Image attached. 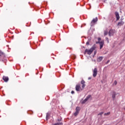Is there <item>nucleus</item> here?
<instances>
[{"label": "nucleus", "mask_w": 125, "mask_h": 125, "mask_svg": "<svg viewBox=\"0 0 125 125\" xmlns=\"http://www.w3.org/2000/svg\"><path fill=\"white\" fill-rule=\"evenodd\" d=\"M102 60H103V57H99L98 58V62H101V61H102Z\"/></svg>", "instance_id": "obj_13"}, {"label": "nucleus", "mask_w": 125, "mask_h": 125, "mask_svg": "<svg viewBox=\"0 0 125 125\" xmlns=\"http://www.w3.org/2000/svg\"><path fill=\"white\" fill-rule=\"evenodd\" d=\"M1 55H3V52L0 50V56H1Z\"/></svg>", "instance_id": "obj_19"}, {"label": "nucleus", "mask_w": 125, "mask_h": 125, "mask_svg": "<svg viewBox=\"0 0 125 125\" xmlns=\"http://www.w3.org/2000/svg\"><path fill=\"white\" fill-rule=\"evenodd\" d=\"M98 42H100V41H101V38H99L98 39Z\"/></svg>", "instance_id": "obj_23"}, {"label": "nucleus", "mask_w": 125, "mask_h": 125, "mask_svg": "<svg viewBox=\"0 0 125 125\" xmlns=\"http://www.w3.org/2000/svg\"><path fill=\"white\" fill-rule=\"evenodd\" d=\"M96 43H100V49H101V48H102V47H103V45H104V42H96Z\"/></svg>", "instance_id": "obj_8"}, {"label": "nucleus", "mask_w": 125, "mask_h": 125, "mask_svg": "<svg viewBox=\"0 0 125 125\" xmlns=\"http://www.w3.org/2000/svg\"><path fill=\"white\" fill-rule=\"evenodd\" d=\"M89 42H90V41L88 40V41L86 42V45H89Z\"/></svg>", "instance_id": "obj_18"}, {"label": "nucleus", "mask_w": 125, "mask_h": 125, "mask_svg": "<svg viewBox=\"0 0 125 125\" xmlns=\"http://www.w3.org/2000/svg\"><path fill=\"white\" fill-rule=\"evenodd\" d=\"M95 49H96V46L95 44H94L89 49H86L84 52V54L87 53L88 55H90V54H91L93 52V51L95 50Z\"/></svg>", "instance_id": "obj_2"}, {"label": "nucleus", "mask_w": 125, "mask_h": 125, "mask_svg": "<svg viewBox=\"0 0 125 125\" xmlns=\"http://www.w3.org/2000/svg\"><path fill=\"white\" fill-rule=\"evenodd\" d=\"M104 36H107V35H109L110 36V31H108V30L106 29L104 31Z\"/></svg>", "instance_id": "obj_12"}, {"label": "nucleus", "mask_w": 125, "mask_h": 125, "mask_svg": "<svg viewBox=\"0 0 125 125\" xmlns=\"http://www.w3.org/2000/svg\"><path fill=\"white\" fill-rule=\"evenodd\" d=\"M88 80H91V77H88Z\"/></svg>", "instance_id": "obj_25"}, {"label": "nucleus", "mask_w": 125, "mask_h": 125, "mask_svg": "<svg viewBox=\"0 0 125 125\" xmlns=\"http://www.w3.org/2000/svg\"><path fill=\"white\" fill-rule=\"evenodd\" d=\"M81 84H82V87H81V84H78L76 85L75 89L76 91H79L81 92V91H82L84 87H85V82L84 81L82 80L81 82Z\"/></svg>", "instance_id": "obj_1"}, {"label": "nucleus", "mask_w": 125, "mask_h": 125, "mask_svg": "<svg viewBox=\"0 0 125 125\" xmlns=\"http://www.w3.org/2000/svg\"><path fill=\"white\" fill-rule=\"evenodd\" d=\"M118 83L117 82V81H115L114 83H113V85H117V84Z\"/></svg>", "instance_id": "obj_16"}, {"label": "nucleus", "mask_w": 125, "mask_h": 125, "mask_svg": "<svg viewBox=\"0 0 125 125\" xmlns=\"http://www.w3.org/2000/svg\"><path fill=\"white\" fill-rule=\"evenodd\" d=\"M91 97V95H88L86 97V98L82 102V104H84V103H85V102H86V101H87V100H88V99Z\"/></svg>", "instance_id": "obj_5"}, {"label": "nucleus", "mask_w": 125, "mask_h": 125, "mask_svg": "<svg viewBox=\"0 0 125 125\" xmlns=\"http://www.w3.org/2000/svg\"><path fill=\"white\" fill-rule=\"evenodd\" d=\"M97 76V68H95L93 71V77L95 78Z\"/></svg>", "instance_id": "obj_4"}, {"label": "nucleus", "mask_w": 125, "mask_h": 125, "mask_svg": "<svg viewBox=\"0 0 125 125\" xmlns=\"http://www.w3.org/2000/svg\"><path fill=\"white\" fill-rule=\"evenodd\" d=\"M115 16L116 17V21H118L120 20V14L117 12H115Z\"/></svg>", "instance_id": "obj_11"}, {"label": "nucleus", "mask_w": 125, "mask_h": 125, "mask_svg": "<svg viewBox=\"0 0 125 125\" xmlns=\"http://www.w3.org/2000/svg\"><path fill=\"white\" fill-rule=\"evenodd\" d=\"M96 53H97V51L96 50H95L94 53V55H95L96 54Z\"/></svg>", "instance_id": "obj_22"}, {"label": "nucleus", "mask_w": 125, "mask_h": 125, "mask_svg": "<svg viewBox=\"0 0 125 125\" xmlns=\"http://www.w3.org/2000/svg\"><path fill=\"white\" fill-rule=\"evenodd\" d=\"M107 115H110V112H108L107 113H104V116H107Z\"/></svg>", "instance_id": "obj_21"}, {"label": "nucleus", "mask_w": 125, "mask_h": 125, "mask_svg": "<svg viewBox=\"0 0 125 125\" xmlns=\"http://www.w3.org/2000/svg\"><path fill=\"white\" fill-rule=\"evenodd\" d=\"M125 24V22L123 21V19H121V21L117 24L118 26H122Z\"/></svg>", "instance_id": "obj_10"}, {"label": "nucleus", "mask_w": 125, "mask_h": 125, "mask_svg": "<svg viewBox=\"0 0 125 125\" xmlns=\"http://www.w3.org/2000/svg\"><path fill=\"white\" fill-rule=\"evenodd\" d=\"M2 80H4V82L5 83H7L9 79L8 78V77L3 76L2 77Z\"/></svg>", "instance_id": "obj_9"}, {"label": "nucleus", "mask_w": 125, "mask_h": 125, "mask_svg": "<svg viewBox=\"0 0 125 125\" xmlns=\"http://www.w3.org/2000/svg\"><path fill=\"white\" fill-rule=\"evenodd\" d=\"M105 40H106L107 43H109V39L107 37H106Z\"/></svg>", "instance_id": "obj_17"}, {"label": "nucleus", "mask_w": 125, "mask_h": 125, "mask_svg": "<svg viewBox=\"0 0 125 125\" xmlns=\"http://www.w3.org/2000/svg\"><path fill=\"white\" fill-rule=\"evenodd\" d=\"M74 93H75V92L74 91H71V94H74Z\"/></svg>", "instance_id": "obj_24"}, {"label": "nucleus", "mask_w": 125, "mask_h": 125, "mask_svg": "<svg viewBox=\"0 0 125 125\" xmlns=\"http://www.w3.org/2000/svg\"><path fill=\"white\" fill-rule=\"evenodd\" d=\"M118 94L116 93L115 92H111V96L113 100H115V99H116V96H117Z\"/></svg>", "instance_id": "obj_6"}, {"label": "nucleus", "mask_w": 125, "mask_h": 125, "mask_svg": "<svg viewBox=\"0 0 125 125\" xmlns=\"http://www.w3.org/2000/svg\"><path fill=\"white\" fill-rule=\"evenodd\" d=\"M80 110H81V108H80V107H76V111L74 114V116H75V117L78 116V115H79V113H80Z\"/></svg>", "instance_id": "obj_3"}, {"label": "nucleus", "mask_w": 125, "mask_h": 125, "mask_svg": "<svg viewBox=\"0 0 125 125\" xmlns=\"http://www.w3.org/2000/svg\"><path fill=\"white\" fill-rule=\"evenodd\" d=\"M104 113V112H101V113H100L99 114H98V116H99V115H103V114Z\"/></svg>", "instance_id": "obj_20"}, {"label": "nucleus", "mask_w": 125, "mask_h": 125, "mask_svg": "<svg viewBox=\"0 0 125 125\" xmlns=\"http://www.w3.org/2000/svg\"><path fill=\"white\" fill-rule=\"evenodd\" d=\"M49 113H47L46 114V121H47V120H48L49 119Z\"/></svg>", "instance_id": "obj_14"}, {"label": "nucleus", "mask_w": 125, "mask_h": 125, "mask_svg": "<svg viewBox=\"0 0 125 125\" xmlns=\"http://www.w3.org/2000/svg\"><path fill=\"white\" fill-rule=\"evenodd\" d=\"M63 125V123H55L53 124V125Z\"/></svg>", "instance_id": "obj_15"}, {"label": "nucleus", "mask_w": 125, "mask_h": 125, "mask_svg": "<svg viewBox=\"0 0 125 125\" xmlns=\"http://www.w3.org/2000/svg\"><path fill=\"white\" fill-rule=\"evenodd\" d=\"M97 21H98V19L97 18V17H96L95 19H93V20L91 22V26H92V25H93V24H94V23H96V22H97Z\"/></svg>", "instance_id": "obj_7"}, {"label": "nucleus", "mask_w": 125, "mask_h": 125, "mask_svg": "<svg viewBox=\"0 0 125 125\" xmlns=\"http://www.w3.org/2000/svg\"><path fill=\"white\" fill-rule=\"evenodd\" d=\"M109 61H107V62H106V64H108V63H109Z\"/></svg>", "instance_id": "obj_26"}]
</instances>
